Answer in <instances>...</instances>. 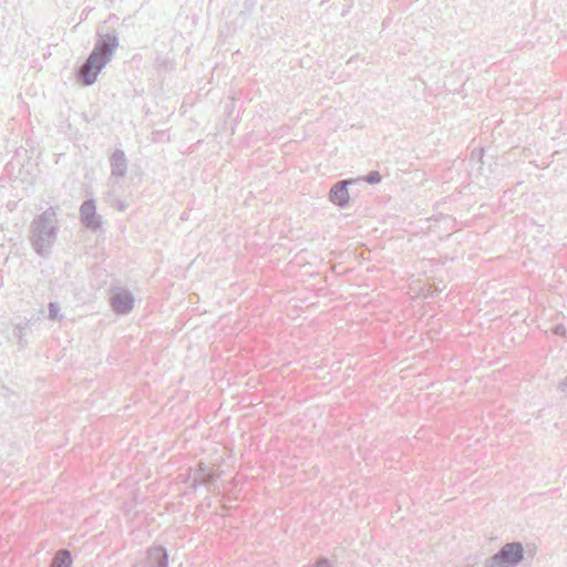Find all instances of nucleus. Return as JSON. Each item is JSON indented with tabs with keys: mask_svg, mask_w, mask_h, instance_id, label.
I'll return each mask as SVG.
<instances>
[{
	"mask_svg": "<svg viewBox=\"0 0 567 567\" xmlns=\"http://www.w3.org/2000/svg\"><path fill=\"white\" fill-rule=\"evenodd\" d=\"M316 567H333V564L330 559L328 558H320L318 561H317V565Z\"/></svg>",
	"mask_w": 567,
	"mask_h": 567,
	"instance_id": "obj_13",
	"label": "nucleus"
},
{
	"mask_svg": "<svg viewBox=\"0 0 567 567\" xmlns=\"http://www.w3.org/2000/svg\"><path fill=\"white\" fill-rule=\"evenodd\" d=\"M365 181L369 183V184H378L380 181H381V175L379 172L377 171H373V172H370L367 176H365Z\"/></svg>",
	"mask_w": 567,
	"mask_h": 567,
	"instance_id": "obj_12",
	"label": "nucleus"
},
{
	"mask_svg": "<svg viewBox=\"0 0 567 567\" xmlns=\"http://www.w3.org/2000/svg\"><path fill=\"white\" fill-rule=\"evenodd\" d=\"M111 176L122 178L127 172V159L122 150H116L111 156Z\"/></svg>",
	"mask_w": 567,
	"mask_h": 567,
	"instance_id": "obj_8",
	"label": "nucleus"
},
{
	"mask_svg": "<svg viewBox=\"0 0 567 567\" xmlns=\"http://www.w3.org/2000/svg\"><path fill=\"white\" fill-rule=\"evenodd\" d=\"M353 183L352 181H340L336 183L330 189V200L340 206L344 207L349 203L348 185Z\"/></svg>",
	"mask_w": 567,
	"mask_h": 567,
	"instance_id": "obj_7",
	"label": "nucleus"
},
{
	"mask_svg": "<svg viewBox=\"0 0 567 567\" xmlns=\"http://www.w3.org/2000/svg\"><path fill=\"white\" fill-rule=\"evenodd\" d=\"M196 475V480H199L203 483H210L214 481V475L210 473H205V470L203 467L198 470V473Z\"/></svg>",
	"mask_w": 567,
	"mask_h": 567,
	"instance_id": "obj_10",
	"label": "nucleus"
},
{
	"mask_svg": "<svg viewBox=\"0 0 567 567\" xmlns=\"http://www.w3.org/2000/svg\"><path fill=\"white\" fill-rule=\"evenodd\" d=\"M73 559L69 549H60L55 553L50 567H72Z\"/></svg>",
	"mask_w": 567,
	"mask_h": 567,
	"instance_id": "obj_9",
	"label": "nucleus"
},
{
	"mask_svg": "<svg viewBox=\"0 0 567 567\" xmlns=\"http://www.w3.org/2000/svg\"><path fill=\"white\" fill-rule=\"evenodd\" d=\"M80 216L82 223L92 230H96L101 225V217L96 215L95 202L93 199H87L81 205Z\"/></svg>",
	"mask_w": 567,
	"mask_h": 567,
	"instance_id": "obj_5",
	"label": "nucleus"
},
{
	"mask_svg": "<svg viewBox=\"0 0 567 567\" xmlns=\"http://www.w3.org/2000/svg\"><path fill=\"white\" fill-rule=\"evenodd\" d=\"M168 553L165 548L152 547L147 550L145 559L142 561V567H167Z\"/></svg>",
	"mask_w": 567,
	"mask_h": 567,
	"instance_id": "obj_6",
	"label": "nucleus"
},
{
	"mask_svg": "<svg viewBox=\"0 0 567 567\" xmlns=\"http://www.w3.org/2000/svg\"><path fill=\"white\" fill-rule=\"evenodd\" d=\"M553 332L556 334V336H565L566 333V329L563 324H557L553 328Z\"/></svg>",
	"mask_w": 567,
	"mask_h": 567,
	"instance_id": "obj_14",
	"label": "nucleus"
},
{
	"mask_svg": "<svg viewBox=\"0 0 567 567\" xmlns=\"http://www.w3.org/2000/svg\"><path fill=\"white\" fill-rule=\"evenodd\" d=\"M559 389L564 392L567 390V377L565 380L559 384Z\"/></svg>",
	"mask_w": 567,
	"mask_h": 567,
	"instance_id": "obj_15",
	"label": "nucleus"
},
{
	"mask_svg": "<svg viewBox=\"0 0 567 567\" xmlns=\"http://www.w3.org/2000/svg\"><path fill=\"white\" fill-rule=\"evenodd\" d=\"M60 312V305L58 302H50L49 303V319L55 320L59 317Z\"/></svg>",
	"mask_w": 567,
	"mask_h": 567,
	"instance_id": "obj_11",
	"label": "nucleus"
},
{
	"mask_svg": "<svg viewBox=\"0 0 567 567\" xmlns=\"http://www.w3.org/2000/svg\"><path fill=\"white\" fill-rule=\"evenodd\" d=\"M111 303L115 312L117 313H128L134 306V296L133 293L123 287H113L111 289Z\"/></svg>",
	"mask_w": 567,
	"mask_h": 567,
	"instance_id": "obj_4",
	"label": "nucleus"
},
{
	"mask_svg": "<svg viewBox=\"0 0 567 567\" xmlns=\"http://www.w3.org/2000/svg\"><path fill=\"white\" fill-rule=\"evenodd\" d=\"M118 47L116 33L110 32L100 37L85 62L78 70V80L83 85H92L103 68L111 61Z\"/></svg>",
	"mask_w": 567,
	"mask_h": 567,
	"instance_id": "obj_1",
	"label": "nucleus"
},
{
	"mask_svg": "<svg viewBox=\"0 0 567 567\" xmlns=\"http://www.w3.org/2000/svg\"><path fill=\"white\" fill-rule=\"evenodd\" d=\"M56 212L49 207L37 216L30 225V243L34 251L41 257H49L58 238L59 226L55 219Z\"/></svg>",
	"mask_w": 567,
	"mask_h": 567,
	"instance_id": "obj_2",
	"label": "nucleus"
},
{
	"mask_svg": "<svg viewBox=\"0 0 567 567\" xmlns=\"http://www.w3.org/2000/svg\"><path fill=\"white\" fill-rule=\"evenodd\" d=\"M117 208H118L120 210H124V209H125V204H124V203H120V204H118V206H117Z\"/></svg>",
	"mask_w": 567,
	"mask_h": 567,
	"instance_id": "obj_16",
	"label": "nucleus"
},
{
	"mask_svg": "<svg viewBox=\"0 0 567 567\" xmlns=\"http://www.w3.org/2000/svg\"><path fill=\"white\" fill-rule=\"evenodd\" d=\"M524 558L523 545L518 542L507 543L486 561V567H515Z\"/></svg>",
	"mask_w": 567,
	"mask_h": 567,
	"instance_id": "obj_3",
	"label": "nucleus"
}]
</instances>
